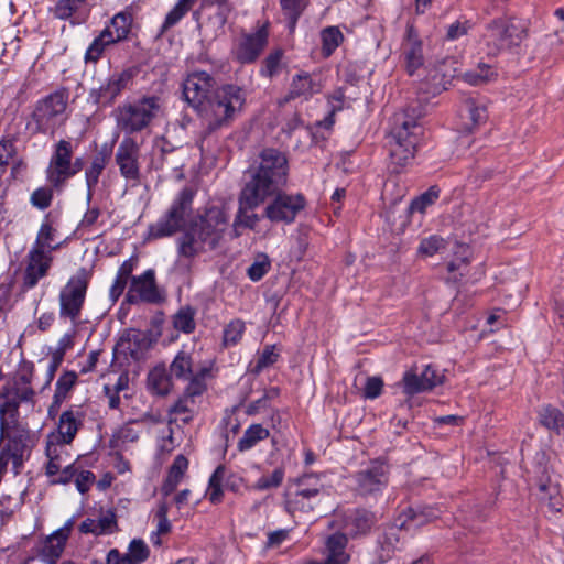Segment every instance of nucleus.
Returning a JSON list of instances; mask_svg holds the SVG:
<instances>
[{
	"label": "nucleus",
	"instance_id": "393cba45",
	"mask_svg": "<svg viewBox=\"0 0 564 564\" xmlns=\"http://www.w3.org/2000/svg\"><path fill=\"white\" fill-rule=\"evenodd\" d=\"M111 156V150L105 144L93 158L90 166L85 172L87 186V202L89 203L94 195V189L99 182V177L108 164Z\"/></svg>",
	"mask_w": 564,
	"mask_h": 564
},
{
	"label": "nucleus",
	"instance_id": "58836bf2",
	"mask_svg": "<svg viewBox=\"0 0 564 564\" xmlns=\"http://www.w3.org/2000/svg\"><path fill=\"white\" fill-rule=\"evenodd\" d=\"M124 344H129V355L132 359L139 360L141 356V351L143 348H147V337L139 329H127L121 335L117 346H123Z\"/></svg>",
	"mask_w": 564,
	"mask_h": 564
},
{
	"label": "nucleus",
	"instance_id": "bf43d9fd",
	"mask_svg": "<svg viewBox=\"0 0 564 564\" xmlns=\"http://www.w3.org/2000/svg\"><path fill=\"white\" fill-rule=\"evenodd\" d=\"M85 4V0H58L55 4L54 14L56 18L67 20L78 12Z\"/></svg>",
	"mask_w": 564,
	"mask_h": 564
},
{
	"label": "nucleus",
	"instance_id": "a18cd8bd",
	"mask_svg": "<svg viewBox=\"0 0 564 564\" xmlns=\"http://www.w3.org/2000/svg\"><path fill=\"white\" fill-rule=\"evenodd\" d=\"M280 4L286 19L288 29L290 32H293L305 9L306 2L305 0H280Z\"/></svg>",
	"mask_w": 564,
	"mask_h": 564
},
{
	"label": "nucleus",
	"instance_id": "1a4fd4ad",
	"mask_svg": "<svg viewBox=\"0 0 564 564\" xmlns=\"http://www.w3.org/2000/svg\"><path fill=\"white\" fill-rule=\"evenodd\" d=\"M269 43V22L253 32H243L231 48L232 59L240 65L254 64Z\"/></svg>",
	"mask_w": 564,
	"mask_h": 564
},
{
	"label": "nucleus",
	"instance_id": "f704fd0d",
	"mask_svg": "<svg viewBox=\"0 0 564 564\" xmlns=\"http://www.w3.org/2000/svg\"><path fill=\"white\" fill-rule=\"evenodd\" d=\"M284 59V50L281 47L273 48L262 59L259 75L263 78L272 79L281 74L286 67Z\"/></svg>",
	"mask_w": 564,
	"mask_h": 564
},
{
	"label": "nucleus",
	"instance_id": "f3484780",
	"mask_svg": "<svg viewBox=\"0 0 564 564\" xmlns=\"http://www.w3.org/2000/svg\"><path fill=\"white\" fill-rule=\"evenodd\" d=\"M35 391L33 388L15 391L12 398L0 403V440L8 437L9 430L17 426L20 417V404L22 402L34 403Z\"/></svg>",
	"mask_w": 564,
	"mask_h": 564
},
{
	"label": "nucleus",
	"instance_id": "f8f14e48",
	"mask_svg": "<svg viewBox=\"0 0 564 564\" xmlns=\"http://www.w3.org/2000/svg\"><path fill=\"white\" fill-rule=\"evenodd\" d=\"M165 301V291L158 285L153 269H148L140 275L133 276L124 297L126 303L133 305L139 303L161 305Z\"/></svg>",
	"mask_w": 564,
	"mask_h": 564
},
{
	"label": "nucleus",
	"instance_id": "4be33fe9",
	"mask_svg": "<svg viewBox=\"0 0 564 564\" xmlns=\"http://www.w3.org/2000/svg\"><path fill=\"white\" fill-rule=\"evenodd\" d=\"M84 413L73 410L64 411L58 420L56 431L47 435V441L56 445H69L83 426Z\"/></svg>",
	"mask_w": 564,
	"mask_h": 564
},
{
	"label": "nucleus",
	"instance_id": "f257e3e1",
	"mask_svg": "<svg viewBox=\"0 0 564 564\" xmlns=\"http://www.w3.org/2000/svg\"><path fill=\"white\" fill-rule=\"evenodd\" d=\"M195 196L196 191L193 187H183L167 210L148 228L150 239L167 238L181 232L176 239V251L180 258L187 260L216 250L229 224L227 212L217 205L206 206L194 213Z\"/></svg>",
	"mask_w": 564,
	"mask_h": 564
},
{
	"label": "nucleus",
	"instance_id": "680f3d73",
	"mask_svg": "<svg viewBox=\"0 0 564 564\" xmlns=\"http://www.w3.org/2000/svg\"><path fill=\"white\" fill-rule=\"evenodd\" d=\"M54 198V191L50 186H42L33 191L30 203L33 207L44 210L48 208Z\"/></svg>",
	"mask_w": 564,
	"mask_h": 564
},
{
	"label": "nucleus",
	"instance_id": "6ab92c4d",
	"mask_svg": "<svg viewBox=\"0 0 564 564\" xmlns=\"http://www.w3.org/2000/svg\"><path fill=\"white\" fill-rule=\"evenodd\" d=\"M140 148L137 141L132 138L126 137L118 145L116 152V163L119 166L120 173L123 177L131 181L140 180L139 166Z\"/></svg>",
	"mask_w": 564,
	"mask_h": 564
},
{
	"label": "nucleus",
	"instance_id": "5fc2aeb1",
	"mask_svg": "<svg viewBox=\"0 0 564 564\" xmlns=\"http://www.w3.org/2000/svg\"><path fill=\"white\" fill-rule=\"evenodd\" d=\"M20 140V132H11L10 128L6 130V133L0 140V154L2 159L9 161L18 154L17 142Z\"/></svg>",
	"mask_w": 564,
	"mask_h": 564
},
{
	"label": "nucleus",
	"instance_id": "39448f33",
	"mask_svg": "<svg viewBox=\"0 0 564 564\" xmlns=\"http://www.w3.org/2000/svg\"><path fill=\"white\" fill-rule=\"evenodd\" d=\"M69 99V91L62 87L39 99L26 122L31 135L53 134L65 120L64 115Z\"/></svg>",
	"mask_w": 564,
	"mask_h": 564
},
{
	"label": "nucleus",
	"instance_id": "bb28decb",
	"mask_svg": "<svg viewBox=\"0 0 564 564\" xmlns=\"http://www.w3.org/2000/svg\"><path fill=\"white\" fill-rule=\"evenodd\" d=\"M173 377L164 364L154 366L148 373L147 386L148 390L155 395H167L173 387Z\"/></svg>",
	"mask_w": 564,
	"mask_h": 564
},
{
	"label": "nucleus",
	"instance_id": "dca6fc26",
	"mask_svg": "<svg viewBox=\"0 0 564 564\" xmlns=\"http://www.w3.org/2000/svg\"><path fill=\"white\" fill-rule=\"evenodd\" d=\"M243 478L236 473H228L224 464L218 465L208 480L206 496L212 505H219L224 499V489L239 492Z\"/></svg>",
	"mask_w": 564,
	"mask_h": 564
},
{
	"label": "nucleus",
	"instance_id": "a878e982",
	"mask_svg": "<svg viewBox=\"0 0 564 564\" xmlns=\"http://www.w3.org/2000/svg\"><path fill=\"white\" fill-rule=\"evenodd\" d=\"M348 538L345 533L335 532L325 542L326 564H347L350 555L346 552Z\"/></svg>",
	"mask_w": 564,
	"mask_h": 564
},
{
	"label": "nucleus",
	"instance_id": "ea45409f",
	"mask_svg": "<svg viewBox=\"0 0 564 564\" xmlns=\"http://www.w3.org/2000/svg\"><path fill=\"white\" fill-rule=\"evenodd\" d=\"M270 431L261 424H251L237 443V449L241 453L253 448L259 442L267 440Z\"/></svg>",
	"mask_w": 564,
	"mask_h": 564
},
{
	"label": "nucleus",
	"instance_id": "6e6552de",
	"mask_svg": "<svg viewBox=\"0 0 564 564\" xmlns=\"http://www.w3.org/2000/svg\"><path fill=\"white\" fill-rule=\"evenodd\" d=\"M91 273L79 268L59 292V316L77 324L85 304Z\"/></svg>",
	"mask_w": 564,
	"mask_h": 564
},
{
	"label": "nucleus",
	"instance_id": "b1692460",
	"mask_svg": "<svg viewBox=\"0 0 564 564\" xmlns=\"http://www.w3.org/2000/svg\"><path fill=\"white\" fill-rule=\"evenodd\" d=\"M403 54L405 56L406 69L409 74L412 75L424 63L422 41L414 32L412 25L408 26L406 36L403 43Z\"/></svg>",
	"mask_w": 564,
	"mask_h": 564
},
{
	"label": "nucleus",
	"instance_id": "a211bd4d",
	"mask_svg": "<svg viewBox=\"0 0 564 564\" xmlns=\"http://www.w3.org/2000/svg\"><path fill=\"white\" fill-rule=\"evenodd\" d=\"M321 477L322 474L304 473L295 478L293 481L300 488L294 494V498L286 501L288 509L301 511L312 510L313 507L311 505L306 506L303 500L314 498L321 492L323 488Z\"/></svg>",
	"mask_w": 564,
	"mask_h": 564
},
{
	"label": "nucleus",
	"instance_id": "ddd939ff",
	"mask_svg": "<svg viewBox=\"0 0 564 564\" xmlns=\"http://www.w3.org/2000/svg\"><path fill=\"white\" fill-rule=\"evenodd\" d=\"M216 85L212 74L205 70H193L182 83L183 99L197 112L218 87Z\"/></svg>",
	"mask_w": 564,
	"mask_h": 564
},
{
	"label": "nucleus",
	"instance_id": "3c124183",
	"mask_svg": "<svg viewBox=\"0 0 564 564\" xmlns=\"http://www.w3.org/2000/svg\"><path fill=\"white\" fill-rule=\"evenodd\" d=\"M78 380V375L73 370H65L56 381L54 394L56 399H64L68 397V393L76 386Z\"/></svg>",
	"mask_w": 564,
	"mask_h": 564
},
{
	"label": "nucleus",
	"instance_id": "603ef678",
	"mask_svg": "<svg viewBox=\"0 0 564 564\" xmlns=\"http://www.w3.org/2000/svg\"><path fill=\"white\" fill-rule=\"evenodd\" d=\"M280 394L281 389L279 387H270L265 389L261 398L248 404L246 413L248 415H254L259 413L262 409L269 408L270 401L278 399Z\"/></svg>",
	"mask_w": 564,
	"mask_h": 564
},
{
	"label": "nucleus",
	"instance_id": "69168bd1",
	"mask_svg": "<svg viewBox=\"0 0 564 564\" xmlns=\"http://www.w3.org/2000/svg\"><path fill=\"white\" fill-rule=\"evenodd\" d=\"M56 444L46 441L45 454L48 462L45 466V473L48 477L57 476L61 471V465L58 463L59 454Z\"/></svg>",
	"mask_w": 564,
	"mask_h": 564
},
{
	"label": "nucleus",
	"instance_id": "412c9836",
	"mask_svg": "<svg viewBox=\"0 0 564 564\" xmlns=\"http://www.w3.org/2000/svg\"><path fill=\"white\" fill-rule=\"evenodd\" d=\"M444 379V375L437 373L432 366L427 365L421 376L416 375L413 370L405 372L402 381L397 383L395 388L402 387L406 394L413 395L415 393L432 390L434 387L442 384Z\"/></svg>",
	"mask_w": 564,
	"mask_h": 564
},
{
	"label": "nucleus",
	"instance_id": "473e14b6",
	"mask_svg": "<svg viewBox=\"0 0 564 564\" xmlns=\"http://www.w3.org/2000/svg\"><path fill=\"white\" fill-rule=\"evenodd\" d=\"M115 45L111 30L106 26L87 47L84 61L86 64H97L102 57L108 46Z\"/></svg>",
	"mask_w": 564,
	"mask_h": 564
},
{
	"label": "nucleus",
	"instance_id": "13d9d810",
	"mask_svg": "<svg viewBox=\"0 0 564 564\" xmlns=\"http://www.w3.org/2000/svg\"><path fill=\"white\" fill-rule=\"evenodd\" d=\"M50 270H47L46 265L35 267H25L23 279H22V289L24 291L31 290L35 288L41 279L47 275Z\"/></svg>",
	"mask_w": 564,
	"mask_h": 564
},
{
	"label": "nucleus",
	"instance_id": "7c9ffc66",
	"mask_svg": "<svg viewBox=\"0 0 564 564\" xmlns=\"http://www.w3.org/2000/svg\"><path fill=\"white\" fill-rule=\"evenodd\" d=\"M317 91L318 89L316 88L312 76L306 72H301L293 76L284 100L291 101L300 97L308 99Z\"/></svg>",
	"mask_w": 564,
	"mask_h": 564
},
{
	"label": "nucleus",
	"instance_id": "5701e85b",
	"mask_svg": "<svg viewBox=\"0 0 564 564\" xmlns=\"http://www.w3.org/2000/svg\"><path fill=\"white\" fill-rule=\"evenodd\" d=\"M65 547L66 542L53 532L33 547V553L45 564H57Z\"/></svg>",
	"mask_w": 564,
	"mask_h": 564
},
{
	"label": "nucleus",
	"instance_id": "6e6d98bb",
	"mask_svg": "<svg viewBox=\"0 0 564 564\" xmlns=\"http://www.w3.org/2000/svg\"><path fill=\"white\" fill-rule=\"evenodd\" d=\"M246 330V325L241 319H234L224 328V343L226 346L237 345Z\"/></svg>",
	"mask_w": 564,
	"mask_h": 564
},
{
	"label": "nucleus",
	"instance_id": "79ce46f5",
	"mask_svg": "<svg viewBox=\"0 0 564 564\" xmlns=\"http://www.w3.org/2000/svg\"><path fill=\"white\" fill-rule=\"evenodd\" d=\"M195 1L196 0H178L165 15L159 35L164 34L169 29L176 25L192 9Z\"/></svg>",
	"mask_w": 564,
	"mask_h": 564
},
{
	"label": "nucleus",
	"instance_id": "e2e57ef3",
	"mask_svg": "<svg viewBox=\"0 0 564 564\" xmlns=\"http://www.w3.org/2000/svg\"><path fill=\"white\" fill-rule=\"evenodd\" d=\"M26 259V267L32 265L37 268L39 265H46L47 270L51 269L53 262L52 252H48L47 250H42L34 246H32L31 250L29 251Z\"/></svg>",
	"mask_w": 564,
	"mask_h": 564
},
{
	"label": "nucleus",
	"instance_id": "20e7f679",
	"mask_svg": "<svg viewBox=\"0 0 564 564\" xmlns=\"http://www.w3.org/2000/svg\"><path fill=\"white\" fill-rule=\"evenodd\" d=\"M246 99L247 94L241 86L236 84L218 86L196 112L204 124L200 132L202 143L217 130L229 127L236 116L242 111Z\"/></svg>",
	"mask_w": 564,
	"mask_h": 564
},
{
	"label": "nucleus",
	"instance_id": "338daca9",
	"mask_svg": "<svg viewBox=\"0 0 564 564\" xmlns=\"http://www.w3.org/2000/svg\"><path fill=\"white\" fill-rule=\"evenodd\" d=\"M191 399L182 394L176 402L169 409V414H183L181 421L184 424H188L193 421V411L189 408Z\"/></svg>",
	"mask_w": 564,
	"mask_h": 564
},
{
	"label": "nucleus",
	"instance_id": "864d4df0",
	"mask_svg": "<svg viewBox=\"0 0 564 564\" xmlns=\"http://www.w3.org/2000/svg\"><path fill=\"white\" fill-rule=\"evenodd\" d=\"M455 254L456 259L447 264V270L449 272L460 271L459 276H464L469 264L471 251L468 246L459 243L456 246Z\"/></svg>",
	"mask_w": 564,
	"mask_h": 564
},
{
	"label": "nucleus",
	"instance_id": "c85d7f7f",
	"mask_svg": "<svg viewBox=\"0 0 564 564\" xmlns=\"http://www.w3.org/2000/svg\"><path fill=\"white\" fill-rule=\"evenodd\" d=\"M138 263V259L130 258L121 263L119 267L116 278L109 289V299L112 303H116L123 294L128 282L132 283L133 270Z\"/></svg>",
	"mask_w": 564,
	"mask_h": 564
},
{
	"label": "nucleus",
	"instance_id": "49530a36",
	"mask_svg": "<svg viewBox=\"0 0 564 564\" xmlns=\"http://www.w3.org/2000/svg\"><path fill=\"white\" fill-rule=\"evenodd\" d=\"M73 159V145L70 141L67 140H59L54 145V151L50 160V164H53L58 167H66L69 169V164Z\"/></svg>",
	"mask_w": 564,
	"mask_h": 564
},
{
	"label": "nucleus",
	"instance_id": "a19ab883",
	"mask_svg": "<svg viewBox=\"0 0 564 564\" xmlns=\"http://www.w3.org/2000/svg\"><path fill=\"white\" fill-rule=\"evenodd\" d=\"M497 72L488 64L479 63L475 69L468 70L462 75L464 82L471 86H482L496 80Z\"/></svg>",
	"mask_w": 564,
	"mask_h": 564
},
{
	"label": "nucleus",
	"instance_id": "72a5a7b5",
	"mask_svg": "<svg viewBox=\"0 0 564 564\" xmlns=\"http://www.w3.org/2000/svg\"><path fill=\"white\" fill-rule=\"evenodd\" d=\"M193 354L185 349H181L170 364L169 371L173 379L185 381L193 376Z\"/></svg>",
	"mask_w": 564,
	"mask_h": 564
},
{
	"label": "nucleus",
	"instance_id": "e433bc0d",
	"mask_svg": "<svg viewBox=\"0 0 564 564\" xmlns=\"http://www.w3.org/2000/svg\"><path fill=\"white\" fill-rule=\"evenodd\" d=\"M345 37L338 26H326L321 31V53L324 58L330 57L343 44Z\"/></svg>",
	"mask_w": 564,
	"mask_h": 564
},
{
	"label": "nucleus",
	"instance_id": "9b49d317",
	"mask_svg": "<svg viewBox=\"0 0 564 564\" xmlns=\"http://www.w3.org/2000/svg\"><path fill=\"white\" fill-rule=\"evenodd\" d=\"M414 122L404 121L400 128L390 133V172L401 173L403 169L414 159L416 149V137L410 131L415 128Z\"/></svg>",
	"mask_w": 564,
	"mask_h": 564
},
{
	"label": "nucleus",
	"instance_id": "aec40b11",
	"mask_svg": "<svg viewBox=\"0 0 564 564\" xmlns=\"http://www.w3.org/2000/svg\"><path fill=\"white\" fill-rule=\"evenodd\" d=\"M455 61L452 58L444 59L434 65L429 70L425 82L421 86V90L425 94L435 96L448 88V85L457 76L454 67Z\"/></svg>",
	"mask_w": 564,
	"mask_h": 564
},
{
	"label": "nucleus",
	"instance_id": "0e129e2a",
	"mask_svg": "<svg viewBox=\"0 0 564 564\" xmlns=\"http://www.w3.org/2000/svg\"><path fill=\"white\" fill-rule=\"evenodd\" d=\"M127 553L134 564H141L149 557L150 550L142 539H133Z\"/></svg>",
	"mask_w": 564,
	"mask_h": 564
},
{
	"label": "nucleus",
	"instance_id": "4c0bfd02",
	"mask_svg": "<svg viewBox=\"0 0 564 564\" xmlns=\"http://www.w3.org/2000/svg\"><path fill=\"white\" fill-rule=\"evenodd\" d=\"M462 111V117L469 121L466 123V130L469 132L484 123L487 119L486 107L478 105L473 98H468L464 101Z\"/></svg>",
	"mask_w": 564,
	"mask_h": 564
},
{
	"label": "nucleus",
	"instance_id": "774afa93",
	"mask_svg": "<svg viewBox=\"0 0 564 564\" xmlns=\"http://www.w3.org/2000/svg\"><path fill=\"white\" fill-rule=\"evenodd\" d=\"M445 247V240L438 236H432L423 239L419 247V252L425 257H432Z\"/></svg>",
	"mask_w": 564,
	"mask_h": 564
},
{
	"label": "nucleus",
	"instance_id": "7ed1b4c3",
	"mask_svg": "<svg viewBox=\"0 0 564 564\" xmlns=\"http://www.w3.org/2000/svg\"><path fill=\"white\" fill-rule=\"evenodd\" d=\"M276 166L278 171L284 177L282 183L270 194V202L263 209L262 217L272 224L292 225L297 216L307 207V199L302 193H288L283 187L289 178V160L284 152L275 148H264L259 153L258 160L251 166Z\"/></svg>",
	"mask_w": 564,
	"mask_h": 564
},
{
	"label": "nucleus",
	"instance_id": "423d86ee",
	"mask_svg": "<svg viewBox=\"0 0 564 564\" xmlns=\"http://www.w3.org/2000/svg\"><path fill=\"white\" fill-rule=\"evenodd\" d=\"M161 111V98L155 95L143 96L124 102L116 109L117 126L127 134L147 129Z\"/></svg>",
	"mask_w": 564,
	"mask_h": 564
},
{
	"label": "nucleus",
	"instance_id": "8fccbe9b",
	"mask_svg": "<svg viewBox=\"0 0 564 564\" xmlns=\"http://www.w3.org/2000/svg\"><path fill=\"white\" fill-rule=\"evenodd\" d=\"M271 269V261L267 253L260 252L256 256L252 264L247 269V276L252 282H258L264 278V275Z\"/></svg>",
	"mask_w": 564,
	"mask_h": 564
},
{
	"label": "nucleus",
	"instance_id": "37998d69",
	"mask_svg": "<svg viewBox=\"0 0 564 564\" xmlns=\"http://www.w3.org/2000/svg\"><path fill=\"white\" fill-rule=\"evenodd\" d=\"M338 72L341 75L345 83H348L350 85H357L358 83L366 78L367 74L370 73L366 63L361 61H349L346 64H344Z\"/></svg>",
	"mask_w": 564,
	"mask_h": 564
},
{
	"label": "nucleus",
	"instance_id": "cd10ccee",
	"mask_svg": "<svg viewBox=\"0 0 564 564\" xmlns=\"http://www.w3.org/2000/svg\"><path fill=\"white\" fill-rule=\"evenodd\" d=\"M133 12L131 8L117 12L109 21L107 26L111 30L115 44L127 41L130 36L133 25Z\"/></svg>",
	"mask_w": 564,
	"mask_h": 564
},
{
	"label": "nucleus",
	"instance_id": "09e8293b",
	"mask_svg": "<svg viewBox=\"0 0 564 564\" xmlns=\"http://www.w3.org/2000/svg\"><path fill=\"white\" fill-rule=\"evenodd\" d=\"M280 354L275 351V345H265L263 350L258 355V358L250 370L251 373L260 375L265 368L278 362Z\"/></svg>",
	"mask_w": 564,
	"mask_h": 564
},
{
	"label": "nucleus",
	"instance_id": "c9c22d12",
	"mask_svg": "<svg viewBox=\"0 0 564 564\" xmlns=\"http://www.w3.org/2000/svg\"><path fill=\"white\" fill-rule=\"evenodd\" d=\"M51 213L46 214L40 229L36 235V239L33 243L34 247H37L42 250H47L48 252H53L58 250L62 247V243H53L55 236L57 234L56 228L53 227L50 220Z\"/></svg>",
	"mask_w": 564,
	"mask_h": 564
},
{
	"label": "nucleus",
	"instance_id": "052dcab7",
	"mask_svg": "<svg viewBox=\"0 0 564 564\" xmlns=\"http://www.w3.org/2000/svg\"><path fill=\"white\" fill-rule=\"evenodd\" d=\"M284 468L276 467L270 476H261L254 484L253 488L260 491L278 488L284 479Z\"/></svg>",
	"mask_w": 564,
	"mask_h": 564
},
{
	"label": "nucleus",
	"instance_id": "2f4dec72",
	"mask_svg": "<svg viewBox=\"0 0 564 564\" xmlns=\"http://www.w3.org/2000/svg\"><path fill=\"white\" fill-rule=\"evenodd\" d=\"M440 187L437 185H432L426 192L415 197L405 209L404 220L401 221L399 229L402 230L404 228L413 213L424 214L430 206L436 203L440 198Z\"/></svg>",
	"mask_w": 564,
	"mask_h": 564
},
{
	"label": "nucleus",
	"instance_id": "c756f323",
	"mask_svg": "<svg viewBox=\"0 0 564 564\" xmlns=\"http://www.w3.org/2000/svg\"><path fill=\"white\" fill-rule=\"evenodd\" d=\"M376 514L367 509H356L346 518V528L348 533L356 538L367 534L376 523Z\"/></svg>",
	"mask_w": 564,
	"mask_h": 564
},
{
	"label": "nucleus",
	"instance_id": "f03ea898",
	"mask_svg": "<svg viewBox=\"0 0 564 564\" xmlns=\"http://www.w3.org/2000/svg\"><path fill=\"white\" fill-rule=\"evenodd\" d=\"M273 166H250L246 172V181L238 195V209L235 215L232 230L235 237L241 236V229L253 230L260 221V216L253 213L263 205L270 194L282 183L281 173L273 171Z\"/></svg>",
	"mask_w": 564,
	"mask_h": 564
},
{
	"label": "nucleus",
	"instance_id": "4468645a",
	"mask_svg": "<svg viewBox=\"0 0 564 564\" xmlns=\"http://www.w3.org/2000/svg\"><path fill=\"white\" fill-rule=\"evenodd\" d=\"M138 74L135 67H128L121 72L112 73L97 89H91L90 98L97 105L110 106L123 90L132 85Z\"/></svg>",
	"mask_w": 564,
	"mask_h": 564
},
{
	"label": "nucleus",
	"instance_id": "0eeeda50",
	"mask_svg": "<svg viewBox=\"0 0 564 564\" xmlns=\"http://www.w3.org/2000/svg\"><path fill=\"white\" fill-rule=\"evenodd\" d=\"M529 22L517 17H500L492 20L485 30L482 39L490 54H497L506 45L508 48L519 46L528 36Z\"/></svg>",
	"mask_w": 564,
	"mask_h": 564
},
{
	"label": "nucleus",
	"instance_id": "2eb2a0df",
	"mask_svg": "<svg viewBox=\"0 0 564 564\" xmlns=\"http://www.w3.org/2000/svg\"><path fill=\"white\" fill-rule=\"evenodd\" d=\"M351 478L355 482V490L362 497L382 492L388 481L387 465L381 459H376L367 467L356 471Z\"/></svg>",
	"mask_w": 564,
	"mask_h": 564
},
{
	"label": "nucleus",
	"instance_id": "c03bdc74",
	"mask_svg": "<svg viewBox=\"0 0 564 564\" xmlns=\"http://www.w3.org/2000/svg\"><path fill=\"white\" fill-rule=\"evenodd\" d=\"M196 310L191 305L182 306L173 315V326L176 330L184 334H192L196 328Z\"/></svg>",
	"mask_w": 564,
	"mask_h": 564
},
{
	"label": "nucleus",
	"instance_id": "4d7b16f0",
	"mask_svg": "<svg viewBox=\"0 0 564 564\" xmlns=\"http://www.w3.org/2000/svg\"><path fill=\"white\" fill-rule=\"evenodd\" d=\"M46 178L50 183V187L54 189H61L67 180L72 178L69 169L58 167L53 164H48L46 170Z\"/></svg>",
	"mask_w": 564,
	"mask_h": 564
},
{
	"label": "nucleus",
	"instance_id": "de8ad7c7",
	"mask_svg": "<svg viewBox=\"0 0 564 564\" xmlns=\"http://www.w3.org/2000/svg\"><path fill=\"white\" fill-rule=\"evenodd\" d=\"M540 422L546 429L560 433L561 427L564 426V414L560 409L547 405L540 412Z\"/></svg>",
	"mask_w": 564,
	"mask_h": 564
},
{
	"label": "nucleus",
	"instance_id": "9d476101",
	"mask_svg": "<svg viewBox=\"0 0 564 564\" xmlns=\"http://www.w3.org/2000/svg\"><path fill=\"white\" fill-rule=\"evenodd\" d=\"M533 474L532 486L535 488L534 495L538 500L546 505L551 510L560 511V479L553 468L545 462L544 455H542L541 459L538 462Z\"/></svg>",
	"mask_w": 564,
	"mask_h": 564
}]
</instances>
